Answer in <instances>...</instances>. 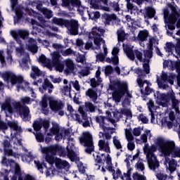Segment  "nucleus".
I'll use <instances>...</instances> for the list:
<instances>
[{"instance_id": "24", "label": "nucleus", "mask_w": 180, "mask_h": 180, "mask_svg": "<svg viewBox=\"0 0 180 180\" xmlns=\"http://www.w3.org/2000/svg\"><path fill=\"white\" fill-rule=\"evenodd\" d=\"M15 18H14L15 23H19L21 19L23 18V11L20 7H15Z\"/></svg>"}, {"instance_id": "62", "label": "nucleus", "mask_w": 180, "mask_h": 180, "mask_svg": "<svg viewBox=\"0 0 180 180\" xmlns=\"http://www.w3.org/2000/svg\"><path fill=\"white\" fill-rule=\"evenodd\" d=\"M135 167L139 169V171H144L146 169V167H144V163H143L141 161L139 160L136 165Z\"/></svg>"}, {"instance_id": "13", "label": "nucleus", "mask_w": 180, "mask_h": 180, "mask_svg": "<svg viewBox=\"0 0 180 180\" xmlns=\"http://www.w3.org/2000/svg\"><path fill=\"white\" fill-rule=\"evenodd\" d=\"M49 106L53 112H58V110H63L64 109L63 101H58V100H54V98L52 101L50 100Z\"/></svg>"}, {"instance_id": "4", "label": "nucleus", "mask_w": 180, "mask_h": 180, "mask_svg": "<svg viewBox=\"0 0 180 180\" xmlns=\"http://www.w3.org/2000/svg\"><path fill=\"white\" fill-rule=\"evenodd\" d=\"M41 148L42 154H47L49 153L52 155H59V157L67 156V151H65V148L58 144L51 145L46 147L41 146Z\"/></svg>"}, {"instance_id": "54", "label": "nucleus", "mask_w": 180, "mask_h": 180, "mask_svg": "<svg viewBox=\"0 0 180 180\" xmlns=\"http://www.w3.org/2000/svg\"><path fill=\"white\" fill-rule=\"evenodd\" d=\"M41 127H44L45 131H47L50 128V121L47 120H44L41 121Z\"/></svg>"}, {"instance_id": "14", "label": "nucleus", "mask_w": 180, "mask_h": 180, "mask_svg": "<svg viewBox=\"0 0 180 180\" xmlns=\"http://www.w3.org/2000/svg\"><path fill=\"white\" fill-rule=\"evenodd\" d=\"M47 88H49L48 89V94H51L53 92V89H54V85L51 83L49 79L46 78L42 84V88L39 87L41 94H44V92L47 91Z\"/></svg>"}, {"instance_id": "16", "label": "nucleus", "mask_w": 180, "mask_h": 180, "mask_svg": "<svg viewBox=\"0 0 180 180\" xmlns=\"http://www.w3.org/2000/svg\"><path fill=\"white\" fill-rule=\"evenodd\" d=\"M65 65L66 67L65 70V74L68 75L70 74H72V72H74V70L75 68V65H74V61L71 59H67L65 61Z\"/></svg>"}, {"instance_id": "18", "label": "nucleus", "mask_w": 180, "mask_h": 180, "mask_svg": "<svg viewBox=\"0 0 180 180\" xmlns=\"http://www.w3.org/2000/svg\"><path fill=\"white\" fill-rule=\"evenodd\" d=\"M170 101H172V109H174L176 112H179V101L176 99L174 92H173V94H170Z\"/></svg>"}, {"instance_id": "48", "label": "nucleus", "mask_w": 180, "mask_h": 180, "mask_svg": "<svg viewBox=\"0 0 180 180\" xmlns=\"http://www.w3.org/2000/svg\"><path fill=\"white\" fill-rule=\"evenodd\" d=\"M121 115H124L127 117H133V114L131 113V110L127 108H122L120 110Z\"/></svg>"}, {"instance_id": "42", "label": "nucleus", "mask_w": 180, "mask_h": 180, "mask_svg": "<svg viewBox=\"0 0 180 180\" xmlns=\"http://www.w3.org/2000/svg\"><path fill=\"white\" fill-rule=\"evenodd\" d=\"M146 15L149 19H153L154 16H155V9H154L153 7H149L146 10Z\"/></svg>"}, {"instance_id": "38", "label": "nucleus", "mask_w": 180, "mask_h": 180, "mask_svg": "<svg viewBox=\"0 0 180 180\" xmlns=\"http://www.w3.org/2000/svg\"><path fill=\"white\" fill-rule=\"evenodd\" d=\"M153 89L150 88V86H147L145 88V91L143 89H141V94L142 98H146V96H148L150 94H153Z\"/></svg>"}, {"instance_id": "32", "label": "nucleus", "mask_w": 180, "mask_h": 180, "mask_svg": "<svg viewBox=\"0 0 180 180\" xmlns=\"http://www.w3.org/2000/svg\"><path fill=\"white\" fill-rule=\"evenodd\" d=\"M49 131L50 132L47 134V136H54L55 134L60 133V125H58V124H53L49 129Z\"/></svg>"}, {"instance_id": "60", "label": "nucleus", "mask_w": 180, "mask_h": 180, "mask_svg": "<svg viewBox=\"0 0 180 180\" xmlns=\"http://www.w3.org/2000/svg\"><path fill=\"white\" fill-rule=\"evenodd\" d=\"M174 47H175V45H174L172 42H167L165 49L168 53H172V49H174Z\"/></svg>"}, {"instance_id": "25", "label": "nucleus", "mask_w": 180, "mask_h": 180, "mask_svg": "<svg viewBox=\"0 0 180 180\" xmlns=\"http://www.w3.org/2000/svg\"><path fill=\"white\" fill-rule=\"evenodd\" d=\"M7 125L10 129H12L14 130V131H18V133H22L23 130L22 129V127H19V125L17 124V122L13 121H8Z\"/></svg>"}, {"instance_id": "7", "label": "nucleus", "mask_w": 180, "mask_h": 180, "mask_svg": "<svg viewBox=\"0 0 180 180\" xmlns=\"http://www.w3.org/2000/svg\"><path fill=\"white\" fill-rule=\"evenodd\" d=\"M1 78L6 82H11V85H16V84H23V77L17 76L12 72H5L1 74Z\"/></svg>"}, {"instance_id": "11", "label": "nucleus", "mask_w": 180, "mask_h": 180, "mask_svg": "<svg viewBox=\"0 0 180 180\" xmlns=\"http://www.w3.org/2000/svg\"><path fill=\"white\" fill-rule=\"evenodd\" d=\"M101 20L104 23L105 26H110V23H112V22L117 20V15L115 13L110 14L105 13L101 15Z\"/></svg>"}, {"instance_id": "39", "label": "nucleus", "mask_w": 180, "mask_h": 180, "mask_svg": "<svg viewBox=\"0 0 180 180\" xmlns=\"http://www.w3.org/2000/svg\"><path fill=\"white\" fill-rule=\"evenodd\" d=\"M41 13L46 18V19H51V18H53V11L49 10L47 8H43Z\"/></svg>"}, {"instance_id": "59", "label": "nucleus", "mask_w": 180, "mask_h": 180, "mask_svg": "<svg viewBox=\"0 0 180 180\" xmlns=\"http://www.w3.org/2000/svg\"><path fill=\"white\" fill-rule=\"evenodd\" d=\"M85 107L86 108V109H89V112H91V113L95 112V105L92 103H85Z\"/></svg>"}, {"instance_id": "37", "label": "nucleus", "mask_w": 180, "mask_h": 180, "mask_svg": "<svg viewBox=\"0 0 180 180\" xmlns=\"http://www.w3.org/2000/svg\"><path fill=\"white\" fill-rule=\"evenodd\" d=\"M117 39L119 41H124L126 40V32L123 30H118L117 31Z\"/></svg>"}, {"instance_id": "3", "label": "nucleus", "mask_w": 180, "mask_h": 180, "mask_svg": "<svg viewBox=\"0 0 180 180\" xmlns=\"http://www.w3.org/2000/svg\"><path fill=\"white\" fill-rule=\"evenodd\" d=\"M79 143L84 147H86L84 151L86 154H92L95 151V146H94V137L89 131L82 133V135L79 138Z\"/></svg>"}, {"instance_id": "52", "label": "nucleus", "mask_w": 180, "mask_h": 180, "mask_svg": "<svg viewBox=\"0 0 180 180\" xmlns=\"http://www.w3.org/2000/svg\"><path fill=\"white\" fill-rule=\"evenodd\" d=\"M53 66L55 67L56 71H58L59 72H63V71H64V63L61 62L55 63Z\"/></svg>"}, {"instance_id": "1", "label": "nucleus", "mask_w": 180, "mask_h": 180, "mask_svg": "<svg viewBox=\"0 0 180 180\" xmlns=\"http://www.w3.org/2000/svg\"><path fill=\"white\" fill-rule=\"evenodd\" d=\"M108 89L112 91V99L115 102H120L124 95H127V98H133L129 91V84L120 80H110Z\"/></svg>"}, {"instance_id": "12", "label": "nucleus", "mask_w": 180, "mask_h": 180, "mask_svg": "<svg viewBox=\"0 0 180 180\" xmlns=\"http://www.w3.org/2000/svg\"><path fill=\"white\" fill-rule=\"evenodd\" d=\"M28 36L29 32L22 30H19L18 32H14V33L13 34V37L15 39L18 44H22V41H20V39L25 40V39H26V37H27Z\"/></svg>"}, {"instance_id": "21", "label": "nucleus", "mask_w": 180, "mask_h": 180, "mask_svg": "<svg viewBox=\"0 0 180 180\" xmlns=\"http://www.w3.org/2000/svg\"><path fill=\"white\" fill-rule=\"evenodd\" d=\"M55 165L58 169H64L70 167V163L67 160H62L61 159H57L55 162Z\"/></svg>"}, {"instance_id": "56", "label": "nucleus", "mask_w": 180, "mask_h": 180, "mask_svg": "<svg viewBox=\"0 0 180 180\" xmlns=\"http://www.w3.org/2000/svg\"><path fill=\"white\" fill-rule=\"evenodd\" d=\"M113 73V67L112 65H107L105 68V75L108 77V75H111Z\"/></svg>"}, {"instance_id": "22", "label": "nucleus", "mask_w": 180, "mask_h": 180, "mask_svg": "<svg viewBox=\"0 0 180 180\" xmlns=\"http://www.w3.org/2000/svg\"><path fill=\"white\" fill-rule=\"evenodd\" d=\"M98 147L100 151H105L110 154V147L109 143L105 142V140H100L98 141Z\"/></svg>"}, {"instance_id": "46", "label": "nucleus", "mask_w": 180, "mask_h": 180, "mask_svg": "<svg viewBox=\"0 0 180 180\" xmlns=\"http://www.w3.org/2000/svg\"><path fill=\"white\" fill-rule=\"evenodd\" d=\"M101 41L105 44L103 38H101V37H94V43L97 47H98V49H101Z\"/></svg>"}, {"instance_id": "9", "label": "nucleus", "mask_w": 180, "mask_h": 180, "mask_svg": "<svg viewBox=\"0 0 180 180\" xmlns=\"http://www.w3.org/2000/svg\"><path fill=\"white\" fill-rule=\"evenodd\" d=\"M174 91L168 92L167 94H161L160 91L157 92V99L158 105L162 108H168L169 101H171V95H173Z\"/></svg>"}, {"instance_id": "41", "label": "nucleus", "mask_w": 180, "mask_h": 180, "mask_svg": "<svg viewBox=\"0 0 180 180\" xmlns=\"http://www.w3.org/2000/svg\"><path fill=\"white\" fill-rule=\"evenodd\" d=\"M35 135V139L38 143H44V135L41 132H32Z\"/></svg>"}, {"instance_id": "17", "label": "nucleus", "mask_w": 180, "mask_h": 180, "mask_svg": "<svg viewBox=\"0 0 180 180\" xmlns=\"http://www.w3.org/2000/svg\"><path fill=\"white\" fill-rule=\"evenodd\" d=\"M28 50L33 54H36L39 50V46H37V42H36V40L33 38H30L29 39V44H28Z\"/></svg>"}, {"instance_id": "15", "label": "nucleus", "mask_w": 180, "mask_h": 180, "mask_svg": "<svg viewBox=\"0 0 180 180\" xmlns=\"http://www.w3.org/2000/svg\"><path fill=\"white\" fill-rule=\"evenodd\" d=\"M105 120H106V117L105 116H96V123H98L100 129H102L103 131H109V130H113V128L107 127L106 123L105 122Z\"/></svg>"}, {"instance_id": "29", "label": "nucleus", "mask_w": 180, "mask_h": 180, "mask_svg": "<svg viewBox=\"0 0 180 180\" xmlns=\"http://www.w3.org/2000/svg\"><path fill=\"white\" fill-rule=\"evenodd\" d=\"M148 34L149 33L147 30L140 31L137 37L139 41H146L148 37Z\"/></svg>"}, {"instance_id": "36", "label": "nucleus", "mask_w": 180, "mask_h": 180, "mask_svg": "<svg viewBox=\"0 0 180 180\" xmlns=\"http://www.w3.org/2000/svg\"><path fill=\"white\" fill-rule=\"evenodd\" d=\"M179 17V15L171 14L167 17V19L165 20V23H172V25H175L178 20V18Z\"/></svg>"}, {"instance_id": "49", "label": "nucleus", "mask_w": 180, "mask_h": 180, "mask_svg": "<svg viewBox=\"0 0 180 180\" xmlns=\"http://www.w3.org/2000/svg\"><path fill=\"white\" fill-rule=\"evenodd\" d=\"M112 143L117 150H122L123 148V146H122V143H120V141L116 139V136L113 137Z\"/></svg>"}, {"instance_id": "10", "label": "nucleus", "mask_w": 180, "mask_h": 180, "mask_svg": "<svg viewBox=\"0 0 180 180\" xmlns=\"http://www.w3.org/2000/svg\"><path fill=\"white\" fill-rule=\"evenodd\" d=\"M89 4L93 9H103L109 12L110 8L108 7V0H88Z\"/></svg>"}, {"instance_id": "8", "label": "nucleus", "mask_w": 180, "mask_h": 180, "mask_svg": "<svg viewBox=\"0 0 180 180\" xmlns=\"http://www.w3.org/2000/svg\"><path fill=\"white\" fill-rule=\"evenodd\" d=\"M65 27L68 30L71 36H77L79 30V23L75 19H66Z\"/></svg>"}, {"instance_id": "55", "label": "nucleus", "mask_w": 180, "mask_h": 180, "mask_svg": "<svg viewBox=\"0 0 180 180\" xmlns=\"http://www.w3.org/2000/svg\"><path fill=\"white\" fill-rule=\"evenodd\" d=\"M134 71H135V74L139 75V77L146 78V74H144L143 70H141V68H135Z\"/></svg>"}, {"instance_id": "30", "label": "nucleus", "mask_w": 180, "mask_h": 180, "mask_svg": "<svg viewBox=\"0 0 180 180\" xmlns=\"http://www.w3.org/2000/svg\"><path fill=\"white\" fill-rule=\"evenodd\" d=\"M135 57L140 61V63H149V60L147 58H143V53L139 49L134 50Z\"/></svg>"}, {"instance_id": "44", "label": "nucleus", "mask_w": 180, "mask_h": 180, "mask_svg": "<svg viewBox=\"0 0 180 180\" xmlns=\"http://www.w3.org/2000/svg\"><path fill=\"white\" fill-rule=\"evenodd\" d=\"M32 127L34 131H40L41 130V121L36 120L33 122Z\"/></svg>"}, {"instance_id": "31", "label": "nucleus", "mask_w": 180, "mask_h": 180, "mask_svg": "<svg viewBox=\"0 0 180 180\" xmlns=\"http://www.w3.org/2000/svg\"><path fill=\"white\" fill-rule=\"evenodd\" d=\"M66 155L70 160L72 162H74L77 160V154L72 149L67 148Z\"/></svg>"}, {"instance_id": "35", "label": "nucleus", "mask_w": 180, "mask_h": 180, "mask_svg": "<svg viewBox=\"0 0 180 180\" xmlns=\"http://www.w3.org/2000/svg\"><path fill=\"white\" fill-rule=\"evenodd\" d=\"M127 1V8L128 11H130V13H136L137 12V6H134L133 4L130 2L131 0H125Z\"/></svg>"}, {"instance_id": "64", "label": "nucleus", "mask_w": 180, "mask_h": 180, "mask_svg": "<svg viewBox=\"0 0 180 180\" xmlns=\"http://www.w3.org/2000/svg\"><path fill=\"white\" fill-rule=\"evenodd\" d=\"M156 177L159 180H167V178H168V175L164 173L160 172L156 174Z\"/></svg>"}, {"instance_id": "51", "label": "nucleus", "mask_w": 180, "mask_h": 180, "mask_svg": "<svg viewBox=\"0 0 180 180\" xmlns=\"http://www.w3.org/2000/svg\"><path fill=\"white\" fill-rule=\"evenodd\" d=\"M34 162L39 171H43V167H44L45 168H47V166L44 162L41 163L39 160H34Z\"/></svg>"}, {"instance_id": "33", "label": "nucleus", "mask_w": 180, "mask_h": 180, "mask_svg": "<svg viewBox=\"0 0 180 180\" xmlns=\"http://www.w3.org/2000/svg\"><path fill=\"white\" fill-rule=\"evenodd\" d=\"M60 58L61 55H60V52H53L52 54V65L58 63H61V60H60Z\"/></svg>"}, {"instance_id": "50", "label": "nucleus", "mask_w": 180, "mask_h": 180, "mask_svg": "<svg viewBox=\"0 0 180 180\" xmlns=\"http://www.w3.org/2000/svg\"><path fill=\"white\" fill-rule=\"evenodd\" d=\"M80 75H82V77H88V75H89V74H91V67L87 66L84 69L82 70L79 72Z\"/></svg>"}, {"instance_id": "26", "label": "nucleus", "mask_w": 180, "mask_h": 180, "mask_svg": "<svg viewBox=\"0 0 180 180\" xmlns=\"http://www.w3.org/2000/svg\"><path fill=\"white\" fill-rule=\"evenodd\" d=\"M66 20L67 19L53 17L51 22L52 23H53V25H56L57 26H60V27H65Z\"/></svg>"}, {"instance_id": "20", "label": "nucleus", "mask_w": 180, "mask_h": 180, "mask_svg": "<svg viewBox=\"0 0 180 180\" xmlns=\"http://www.w3.org/2000/svg\"><path fill=\"white\" fill-rule=\"evenodd\" d=\"M68 110L70 113L71 117L73 119L75 118V120L78 122L79 123H82V120H81V116L77 113V111L74 110V108H72V105H68Z\"/></svg>"}, {"instance_id": "45", "label": "nucleus", "mask_w": 180, "mask_h": 180, "mask_svg": "<svg viewBox=\"0 0 180 180\" xmlns=\"http://www.w3.org/2000/svg\"><path fill=\"white\" fill-rule=\"evenodd\" d=\"M33 101L34 100H32V98L29 96H25L20 99L22 105H30Z\"/></svg>"}, {"instance_id": "6", "label": "nucleus", "mask_w": 180, "mask_h": 180, "mask_svg": "<svg viewBox=\"0 0 180 180\" xmlns=\"http://www.w3.org/2000/svg\"><path fill=\"white\" fill-rule=\"evenodd\" d=\"M155 151H157V147L152 146L148 149V162L150 169L155 172L157 168L160 167V162L157 160V156L154 154Z\"/></svg>"}, {"instance_id": "53", "label": "nucleus", "mask_w": 180, "mask_h": 180, "mask_svg": "<svg viewBox=\"0 0 180 180\" xmlns=\"http://www.w3.org/2000/svg\"><path fill=\"white\" fill-rule=\"evenodd\" d=\"M110 6L113 9L115 12H119L120 11V6L118 2L113 1L110 3Z\"/></svg>"}, {"instance_id": "19", "label": "nucleus", "mask_w": 180, "mask_h": 180, "mask_svg": "<svg viewBox=\"0 0 180 180\" xmlns=\"http://www.w3.org/2000/svg\"><path fill=\"white\" fill-rule=\"evenodd\" d=\"M82 2L81 0H70V10L72 11L74 8H77V11L79 12L80 15H84V10L79 9L81 8Z\"/></svg>"}, {"instance_id": "57", "label": "nucleus", "mask_w": 180, "mask_h": 180, "mask_svg": "<svg viewBox=\"0 0 180 180\" xmlns=\"http://www.w3.org/2000/svg\"><path fill=\"white\" fill-rule=\"evenodd\" d=\"M14 176H22V169H20V167L18 165H15L14 168Z\"/></svg>"}, {"instance_id": "2", "label": "nucleus", "mask_w": 180, "mask_h": 180, "mask_svg": "<svg viewBox=\"0 0 180 180\" xmlns=\"http://www.w3.org/2000/svg\"><path fill=\"white\" fill-rule=\"evenodd\" d=\"M157 146L165 157L172 155V158H180V147L175 146L174 141H165L162 138H158Z\"/></svg>"}, {"instance_id": "47", "label": "nucleus", "mask_w": 180, "mask_h": 180, "mask_svg": "<svg viewBox=\"0 0 180 180\" xmlns=\"http://www.w3.org/2000/svg\"><path fill=\"white\" fill-rule=\"evenodd\" d=\"M167 6L168 8H169V9H171L172 15H174L176 16H180V14L179 13H178V10H176V7H175V6L172 5V4L171 3H168Z\"/></svg>"}, {"instance_id": "61", "label": "nucleus", "mask_w": 180, "mask_h": 180, "mask_svg": "<svg viewBox=\"0 0 180 180\" xmlns=\"http://www.w3.org/2000/svg\"><path fill=\"white\" fill-rule=\"evenodd\" d=\"M138 119L139 120H141V122H142V123L144 124H147V123H148V118H147V117H146L143 113L139 115Z\"/></svg>"}, {"instance_id": "63", "label": "nucleus", "mask_w": 180, "mask_h": 180, "mask_svg": "<svg viewBox=\"0 0 180 180\" xmlns=\"http://www.w3.org/2000/svg\"><path fill=\"white\" fill-rule=\"evenodd\" d=\"M144 58L150 60V58H153V51H144L143 52Z\"/></svg>"}, {"instance_id": "28", "label": "nucleus", "mask_w": 180, "mask_h": 180, "mask_svg": "<svg viewBox=\"0 0 180 180\" xmlns=\"http://www.w3.org/2000/svg\"><path fill=\"white\" fill-rule=\"evenodd\" d=\"M1 109L2 110H7L8 113H13V108H12V104H11V100H6L1 105Z\"/></svg>"}, {"instance_id": "40", "label": "nucleus", "mask_w": 180, "mask_h": 180, "mask_svg": "<svg viewBox=\"0 0 180 180\" xmlns=\"http://www.w3.org/2000/svg\"><path fill=\"white\" fill-rule=\"evenodd\" d=\"M44 154H46L45 160L46 162L50 164V165H54V162L56 163V160H54V155H50V153Z\"/></svg>"}, {"instance_id": "43", "label": "nucleus", "mask_w": 180, "mask_h": 180, "mask_svg": "<svg viewBox=\"0 0 180 180\" xmlns=\"http://www.w3.org/2000/svg\"><path fill=\"white\" fill-rule=\"evenodd\" d=\"M1 163L3 164V165H6V167H8V165H10V167H12V164L13 165L16 164L15 162V160H8V159H6V157H3L2 160H1Z\"/></svg>"}, {"instance_id": "23", "label": "nucleus", "mask_w": 180, "mask_h": 180, "mask_svg": "<svg viewBox=\"0 0 180 180\" xmlns=\"http://www.w3.org/2000/svg\"><path fill=\"white\" fill-rule=\"evenodd\" d=\"M124 51L129 60L131 61H134V60H136L135 52L130 46H127L125 49H124Z\"/></svg>"}, {"instance_id": "58", "label": "nucleus", "mask_w": 180, "mask_h": 180, "mask_svg": "<svg viewBox=\"0 0 180 180\" xmlns=\"http://www.w3.org/2000/svg\"><path fill=\"white\" fill-rule=\"evenodd\" d=\"M62 6L71 11V0H62Z\"/></svg>"}, {"instance_id": "5", "label": "nucleus", "mask_w": 180, "mask_h": 180, "mask_svg": "<svg viewBox=\"0 0 180 180\" xmlns=\"http://www.w3.org/2000/svg\"><path fill=\"white\" fill-rule=\"evenodd\" d=\"M13 109H15L19 116L24 122H29L32 117L30 116V110L27 106H22L20 102L13 101L12 103Z\"/></svg>"}, {"instance_id": "27", "label": "nucleus", "mask_w": 180, "mask_h": 180, "mask_svg": "<svg viewBox=\"0 0 180 180\" xmlns=\"http://www.w3.org/2000/svg\"><path fill=\"white\" fill-rule=\"evenodd\" d=\"M86 96H89L90 99H92L93 102H96V99H98V93L93 89H89L86 91Z\"/></svg>"}, {"instance_id": "34", "label": "nucleus", "mask_w": 180, "mask_h": 180, "mask_svg": "<svg viewBox=\"0 0 180 180\" xmlns=\"http://www.w3.org/2000/svg\"><path fill=\"white\" fill-rule=\"evenodd\" d=\"M32 73H31V78H33V79H36V77H40L41 75V72L40 71V69H39V67L37 66H32Z\"/></svg>"}]
</instances>
